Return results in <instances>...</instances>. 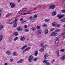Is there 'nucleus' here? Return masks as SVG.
I'll list each match as a JSON object with an SVG mask.
<instances>
[{
  "label": "nucleus",
  "mask_w": 65,
  "mask_h": 65,
  "mask_svg": "<svg viewBox=\"0 0 65 65\" xmlns=\"http://www.w3.org/2000/svg\"><path fill=\"white\" fill-rule=\"evenodd\" d=\"M56 7V6L54 5H51L49 6V9H54Z\"/></svg>",
  "instance_id": "f257e3e1"
},
{
  "label": "nucleus",
  "mask_w": 65,
  "mask_h": 65,
  "mask_svg": "<svg viewBox=\"0 0 65 65\" xmlns=\"http://www.w3.org/2000/svg\"><path fill=\"white\" fill-rule=\"evenodd\" d=\"M32 60H33V56L32 55H30L28 58V61L29 62H31Z\"/></svg>",
  "instance_id": "f03ea898"
},
{
  "label": "nucleus",
  "mask_w": 65,
  "mask_h": 65,
  "mask_svg": "<svg viewBox=\"0 0 65 65\" xmlns=\"http://www.w3.org/2000/svg\"><path fill=\"white\" fill-rule=\"evenodd\" d=\"M64 16V15L59 14L57 15V17L58 18V19H61L62 18H63Z\"/></svg>",
  "instance_id": "7ed1b4c3"
},
{
  "label": "nucleus",
  "mask_w": 65,
  "mask_h": 65,
  "mask_svg": "<svg viewBox=\"0 0 65 65\" xmlns=\"http://www.w3.org/2000/svg\"><path fill=\"white\" fill-rule=\"evenodd\" d=\"M49 54L48 53H46L45 55H44V60H45V59H46V58H47L48 57Z\"/></svg>",
  "instance_id": "20e7f679"
},
{
  "label": "nucleus",
  "mask_w": 65,
  "mask_h": 65,
  "mask_svg": "<svg viewBox=\"0 0 65 65\" xmlns=\"http://www.w3.org/2000/svg\"><path fill=\"white\" fill-rule=\"evenodd\" d=\"M25 40V37L24 36H22L20 38V40H21V41H24Z\"/></svg>",
  "instance_id": "39448f33"
},
{
  "label": "nucleus",
  "mask_w": 65,
  "mask_h": 65,
  "mask_svg": "<svg viewBox=\"0 0 65 65\" xmlns=\"http://www.w3.org/2000/svg\"><path fill=\"white\" fill-rule=\"evenodd\" d=\"M10 5L11 6V8H13L14 7L15 4L13 3H11L10 4Z\"/></svg>",
  "instance_id": "423d86ee"
},
{
  "label": "nucleus",
  "mask_w": 65,
  "mask_h": 65,
  "mask_svg": "<svg viewBox=\"0 0 65 65\" xmlns=\"http://www.w3.org/2000/svg\"><path fill=\"white\" fill-rule=\"evenodd\" d=\"M38 54V51L37 50L36 51L34 52V55L35 56H37Z\"/></svg>",
  "instance_id": "0eeeda50"
},
{
  "label": "nucleus",
  "mask_w": 65,
  "mask_h": 65,
  "mask_svg": "<svg viewBox=\"0 0 65 65\" xmlns=\"http://www.w3.org/2000/svg\"><path fill=\"white\" fill-rule=\"evenodd\" d=\"M23 60H24V59H21L17 62V63H22V62H23Z\"/></svg>",
  "instance_id": "6e6552de"
},
{
  "label": "nucleus",
  "mask_w": 65,
  "mask_h": 65,
  "mask_svg": "<svg viewBox=\"0 0 65 65\" xmlns=\"http://www.w3.org/2000/svg\"><path fill=\"white\" fill-rule=\"evenodd\" d=\"M13 23V20H9L8 22V24H12V23Z\"/></svg>",
  "instance_id": "1a4fd4ad"
},
{
  "label": "nucleus",
  "mask_w": 65,
  "mask_h": 65,
  "mask_svg": "<svg viewBox=\"0 0 65 65\" xmlns=\"http://www.w3.org/2000/svg\"><path fill=\"white\" fill-rule=\"evenodd\" d=\"M56 34H57V32L55 31L52 33L51 34V36H55Z\"/></svg>",
  "instance_id": "9d476101"
},
{
  "label": "nucleus",
  "mask_w": 65,
  "mask_h": 65,
  "mask_svg": "<svg viewBox=\"0 0 65 65\" xmlns=\"http://www.w3.org/2000/svg\"><path fill=\"white\" fill-rule=\"evenodd\" d=\"M17 30L18 31H22V27H18L17 28Z\"/></svg>",
  "instance_id": "9b49d317"
},
{
  "label": "nucleus",
  "mask_w": 65,
  "mask_h": 65,
  "mask_svg": "<svg viewBox=\"0 0 65 65\" xmlns=\"http://www.w3.org/2000/svg\"><path fill=\"white\" fill-rule=\"evenodd\" d=\"M59 39H58L55 42V44H58V43H59Z\"/></svg>",
  "instance_id": "f8f14e48"
},
{
  "label": "nucleus",
  "mask_w": 65,
  "mask_h": 65,
  "mask_svg": "<svg viewBox=\"0 0 65 65\" xmlns=\"http://www.w3.org/2000/svg\"><path fill=\"white\" fill-rule=\"evenodd\" d=\"M27 46L26 45L22 47V48H21V50H24V48H27Z\"/></svg>",
  "instance_id": "ddd939ff"
},
{
  "label": "nucleus",
  "mask_w": 65,
  "mask_h": 65,
  "mask_svg": "<svg viewBox=\"0 0 65 65\" xmlns=\"http://www.w3.org/2000/svg\"><path fill=\"white\" fill-rule=\"evenodd\" d=\"M57 25V23L56 22H53L52 23V26H56Z\"/></svg>",
  "instance_id": "4468645a"
},
{
  "label": "nucleus",
  "mask_w": 65,
  "mask_h": 65,
  "mask_svg": "<svg viewBox=\"0 0 65 65\" xmlns=\"http://www.w3.org/2000/svg\"><path fill=\"white\" fill-rule=\"evenodd\" d=\"M56 14H57V12H56L54 11L52 13V15L53 16H54V15H55Z\"/></svg>",
  "instance_id": "2eb2a0df"
},
{
  "label": "nucleus",
  "mask_w": 65,
  "mask_h": 65,
  "mask_svg": "<svg viewBox=\"0 0 65 65\" xmlns=\"http://www.w3.org/2000/svg\"><path fill=\"white\" fill-rule=\"evenodd\" d=\"M61 60H65V55L62 57L61 58Z\"/></svg>",
  "instance_id": "dca6fc26"
},
{
  "label": "nucleus",
  "mask_w": 65,
  "mask_h": 65,
  "mask_svg": "<svg viewBox=\"0 0 65 65\" xmlns=\"http://www.w3.org/2000/svg\"><path fill=\"white\" fill-rule=\"evenodd\" d=\"M3 28V25H0V31H1Z\"/></svg>",
  "instance_id": "f3484780"
},
{
  "label": "nucleus",
  "mask_w": 65,
  "mask_h": 65,
  "mask_svg": "<svg viewBox=\"0 0 65 65\" xmlns=\"http://www.w3.org/2000/svg\"><path fill=\"white\" fill-rule=\"evenodd\" d=\"M19 35V33L18 32H16L14 33V35L15 36H18Z\"/></svg>",
  "instance_id": "a211bd4d"
},
{
  "label": "nucleus",
  "mask_w": 65,
  "mask_h": 65,
  "mask_svg": "<svg viewBox=\"0 0 65 65\" xmlns=\"http://www.w3.org/2000/svg\"><path fill=\"white\" fill-rule=\"evenodd\" d=\"M6 53L8 55H10V54H11V53H10V51H7Z\"/></svg>",
  "instance_id": "6ab92c4d"
},
{
  "label": "nucleus",
  "mask_w": 65,
  "mask_h": 65,
  "mask_svg": "<svg viewBox=\"0 0 65 65\" xmlns=\"http://www.w3.org/2000/svg\"><path fill=\"white\" fill-rule=\"evenodd\" d=\"M47 45H44L42 46V47H43V48H45V47H47Z\"/></svg>",
  "instance_id": "aec40b11"
},
{
  "label": "nucleus",
  "mask_w": 65,
  "mask_h": 65,
  "mask_svg": "<svg viewBox=\"0 0 65 65\" xmlns=\"http://www.w3.org/2000/svg\"><path fill=\"white\" fill-rule=\"evenodd\" d=\"M37 32L38 34H41V32H42V31H41V30H39Z\"/></svg>",
  "instance_id": "412c9836"
},
{
  "label": "nucleus",
  "mask_w": 65,
  "mask_h": 65,
  "mask_svg": "<svg viewBox=\"0 0 65 65\" xmlns=\"http://www.w3.org/2000/svg\"><path fill=\"white\" fill-rule=\"evenodd\" d=\"M44 50V49L43 48H42L39 50V51L40 52H43Z\"/></svg>",
  "instance_id": "4be33fe9"
},
{
  "label": "nucleus",
  "mask_w": 65,
  "mask_h": 65,
  "mask_svg": "<svg viewBox=\"0 0 65 65\" xmlns=\"http://www.w3.org/2000/svg\"><path fill=\"white\" fill-rule=\"evenodd\" d=\"M18 39V37H16L14 38V39L13 40H14V41H15L16 40H17V39Z\"/></svg>",
  "instance_id": "5701e85b"
},
{
  "label": "nucleus",
  "mask_w": 65,
  "mask_h": 65,
  "mask_svg": "<svg viewBox=\"0 0 65 65\" xmlns=\"http://www.w3.org/2000/svg\"><path fill=\"white\" fill-rule=\"evenodd\" d=\"M17 25H18V23H15L13 25V27H16L17 26Z\"/></svg>",
  "instance_id": "b1692460"
},
{
  "label": "nucleus",
  "mask_w": 65,
  "mask_h": 65,
  "mask_svg": "<svg viewBox=\"0 0 65 65\" xmlns=\"http://www.w3.org/2000/svg\"><path fill=\"white\" fill-rule=\"evenodd\" d=\"M48 30L47 29L46 30L45 32V33L46 34L48 33Z\"/></svg>",
  "instance_id": "393cba45"
},
{
  "label": "nucleus",
  "mask_w": 65,
  "mask_h": 65,
  "mask_svg": "<svg viewBox=\"0 0 65 65\" xmlns=\"http://www.w3.org/2000/svg\"><path fill=\"white\" fill-rule=\"evenodd\" d=\"M43 44H44V43L43 42H42L40 44V46H41L42 45H43Z\"/></svg>",
  "instance_id": "a878e982"
},
{
  "label": "nucleus",
  "mask_w": 65,
  "mask_h": 65,
  "mask_svg": "<svg viewBox=\"0 0 65 65\" xmlns=\"http://www.w3.org/2000/svg\"><path fill=\"white\" fill-rule=\"evenodd\" d=\"M60 21H61L62 22H65V18H64L62 19Z\"/></svg>",
  "instance_id": "bb28decb"
},
{
  "label": "nucleus",
  "mask_w": 65,
  "mask_h": 65,
  "mask_svg": "<svg viewBox=\"0 0 65 65\" xmlns=\"http://www.w3.org/2000/svg\"><path fill=\"white\" fill-rule=\"evenodd\" d=\"M29 31V29H25V32H28Z\"/></svg>",
  "instance_id": "cd10ccee"
},
{
  "label": "nucleus",
  "mask_w": 65,
  "mask_h": 65,
  "mask_svg": "<svg viewBox=\"0 0 65 65\" xmlns=\"http://www.w3.org/2000/svg\"><path fill=\"white\" fill-rule=\"evenodd\" d=\"M12 55L14 56H15L16 55V52L13 53Z\"/></svg>",
  "instance_id": "c85d7f7f"
},
{
  "label": "nucleus",
  "mask_w": 65,
  "mask_h": 65,
  "mask_svg": "<svg viewBox=\"0 0 65 65\" xmlns=\"http://www.w3.org/2000/svg\"><path fill=\"white\" fill-rule=\"evenodd\" d=\"M32 18H33V16H31L30 17H29L28 18V19H30L31 20H32Z\"/></svg>",
  "instance_id": "c756f323"
},
{
  "label": "nucleus",
  "mask_w": 65,
  "mask_h": 65,
  "mask_svg": "<svg viewBox=\"0 0 65 65\" xmlns=\"http://www.w3.org/2000/svg\"><path fill=\"white\" fill-rule=\"evenodd\" d=\"M48 61V60H44V61H43V63H44V64L45 63V62H47Z\"/></svg>",
  "instance_id": "7c9ffc66"
},
{
  "label": "nucleus",
  "mask_w": 65,
  "mask_h": 65,
  "mask_svg": "<svg viewBox=\"0 0 65 65\" xmlns=\"http://www.w3.org/2000/svg\"><path fill=\"white\" fill-rule=\"evenodd\" d=\"M45 64H46V65H50V63L48 62H45Z\"/></svg>",
  "instance_id": "2f4dec72"
},
{
  "label": "nucleus",
  "mask_w": 65,
  "mask_h": 65,
  "mask_svg": "<svg viewBox=\"0 0 65 65\" xmlns=\"http://www.w3.org/2000/svg\"><path fill=\"white\" fill-rule=\"evenodd\" d=\"M37 17V15H34V19H35V18H36Z\"/></svg>",
  "instance_id": "473e14b6"
},
{
  "label": "nucleus",
  "mask_w": 65,
  "mask_h": 65,
  "mask_svg": "<svg viewBox=\"0 0 65 65\" xmlns=\"http://www.w3.org/2000/svg\"><path fill=\"white\" fill-rule=\"evenodd\" d=\"M50 21V19H47L45 20V21L46 22H49Z\"/></svg>",
  "instance_id": "72a5a7b5"
},
{
  "label": "nucleus",
  "mask_w": 65,
  "mask_h": 65,
  "mask_svg": "<svg viewBox=\"0 0 65 65\" xmlns=\"http://www.w3.org/2000/svg\"><path fill=\"white\" fill-rule=\"evenodd\" d=\"M31 29V30H33V31H35L36 30L35 28L34 27L32 28Z\"/></svg>",
  "instance_id": "f704fd0d"
},
{
  "label": "nucleus",
  "mask_w": 65,
  "mask_h": 65,
  "mask_svg": "<svg viewBox=\"0 0 65 65\" xmlns=\"http://www.w3.org/2000/svg\"><path fill=\"white\" fill-rule=\"evenodd\" d=\"M37 59H38V58H35V59L33 61H36L37 60Z\"/></svg>",
  "instance_id": "c9c22d12"
},
{
  "label": "nucleus",
  "mask_w": 65,
  "mask_h": 65,
  "mask_svg": "<svg viewBox=\"0 0 65 65\" xmlns=\"http://www.w3.org/2000/svg\"><path fill=\"white\" fill-rule=\"evenodd\" d=\"M62 35L63 37H64V36H65V34L64 33H63L62 34Z\"/></svg>",
  "instance_id": "e433bc0d"
},
{
  "label": "nucleus",
  "mask_w": 65,
  "mask_h": 65,
  "mask_svg": "<svg viewBox=\"0 0 65 65\" xmlns=\"http://www.w3.org/2000/svg\"><path fill=\"white\" fill-rule=\"evenodd\" d=\"M56 27H60V24H58L57 25V24Z\"/></svg>",
  "instance_id": "4c0bfd02"
},
{
  "label": "nucleus",
  "mask_w": 65,
  "mask_h": 65,
  "mask_svg": "<svg viewBox=\"0 0 65 65\" xmlns=\"http://www.w3.org/2000/svg\"><path fill=\"white\" fill-rule=\"evenodd\" d=\"M22 12H22V11H19V14H22Z\"/></svg>",
  "instance_id": "58836bf2"
},
{
  "label": "nucleus",
  "mask_w": 65,
  "mask_h": 65,
  "mask_svg": "<svg viewBox=\"0 0 65 65\" xmlns=\"http://www.w3.org/2000/svg\"><path fill=\"white\" fill-rule=\"evenodd\" d=\"M3 36L2 35H1L0 36V38H2V39L3 38Z\"/></svg>",
  "instance_id": "ea45409f"
},
{
  "label": "nucleus",
  "mask_w": 65,
  "mask_h": 65,
  "mask_svg": "<svg viewBox=\"0 0 65 65\" xmlns=\"http://www.w3.org/2000/svg\"><path fill=\"white\" fill-rule=\"evenodd\" d=\"M12 14V13H8V14H9V16H10V15H11Z\"/></svg>",
  "instance_id": "a19ab883"
},
{
  "label": "nucleus",
  "mask_w": 65,
  "mask_h": 65,
  "mask_svg": "<svg viewBox=\"0 0 65 65\" xmlns=\"http://www.w3.org/2000/svg\"><path fill=\"white\" fill-rule=\"evenodd\" d=\"M60 51L62 52H63L64 51V49H62L60 50Z\"/></svg>",
  "instance_id": "79ce46f5"
},
{
  "label": "nucleus",
  "mask_w": 65,
  "mask_h": 65,
  "mask_svg": "<svg viewBox=\"0 0 65 65\" xmlns=\"http://www.w3.org/2000/svg\"><path fill=\"white\" fill-rule=\"evenodd\" d=\"M40 27L39 26H37V29H40Z\"/></svg>",
  "instance_id": "37998d69"
},
{
  "label": "nucleus",
  "mask_w": 65,
  "mask_h": 65,
  "mask_svg": "<svg viewBox=\"0 0 65 65\" xmlns=\"http://www.w3.org/2000/svg\"><path fill=\"white\" fill-rule=\"evenodd\" d=\"M24 28H27L28 27L27 25H25L24 26Z\"/></svg>",
  "instance_id": "c03bdc74"
},
{
  "label": "nucleus",
  "mask_w": 65,
  "mask_h": 65,
  "mask_svg": "<svg viewBox=\"0 0 65 65\" xmlns=\"http://www.w3.org/2000/svg\"><path fill=\"white\" fill-rule=\"evenodd\" d=\"M26 22V21H22V22L21 23H22V24H23L24 23H25V22Z\"/></svg>",
  "instance_id": "a18cd8bd"
},
{
  "label": "nucleus",
  "mask_w": 65,
  "mask_h": 65,
  "mask_svg": "<svg viewBox=\"0 0 65 65\" xmlns=\"http://www.w3.org/2000/svg\"><path fill=\"white\" fill-rule=\"evenodd\" d=\"M20 21H23V18H22L20 19Z\"/></svg>",
  "instance_id": "49530a36"
},
{
  "label": "nucleus",
  "mask_w": 65,
  "mask_h": 65,
  "mask_svg": "<svg viewBox=\"0 0 65 65\" xmlns=\"http://www.w3.org/2000/svg\"><path fill=\"white\" fill-rule=\"evenodd\" d=\"M55 59H53L52 61H51V62L52 63H53V62H54L55 61Z\"/></svg>",
  "instance_id": "de8ad7c7"
},
{
  "label": "nucleus",
  "mask_w": 65,
  "mask_h": 65,
  "mask_svg": "<svg viewBox=\"0 0 65 65\" xmlns=\"http://www.w3.org/2000/svg\"><path fill=\"white\" fill-rule=\"evenodd\" d=\"M13 59L12 58L10 59V61H11V62H13Z\"/></svg>",
  "instance_id": "09e8293b"
},
{
  "label": "nucleus",
  "mask_w": 65,
  "mask_h": 65,
  "mask_svg": "<svg viewBox=\"0 0 65 65\" xmlns=\"http://www.w3.org/2000/svg\"><path fill=\"white\" fill-rule=\"evenodd\" d=\"M60 31V29H58V30H56L55 31H56V32H59V31Z\"/></svg>",
  "instance_id": "8fccbe9b"
},
{
  "label": "nucleus",
  "mask_w": 65,
  "mask_h": 65,
  "mask_svg": "<svg viewBox=\"0 0 65 65\" xmlns=\"http://www.w3.org/2000/svg\"><path fill=\"white\" fill-rule=\"evenodd\" d=\"M43 27H46V24H44L43 25Z\"/></svg>",
  "instance_id": "3c124183"
},
{
  "label": "nucleus",
  "mask_w": 65,
  "mask_h": 65,
  "mask_svg": "<svg viewBox=\"0 0 65 65\" xmlns=\"http://www.w3.org/2000/svg\"><path fill=\"white\" fill-rule=\"evenodd\" d=\"M25 10L26 8H23L22 9V10H23V11H25Z\"/></svg>",
  "instance_id": "603ef678"
},
{
  "label": "nucleus",
  "mask_w": 65,
  "mask_h": 65,
  "mask_svg": "<svg viewBox=\"0 0 65 65\" xmlns=\"http://www.w3.org/2000/svg\"><path fill=\"white\" fill-rule=\"evenodd\" d=\"M62 12H64V13L65 12V10H62Z\"/></svg>",
  "instance_id": "864d4df0"
},
{
  "label": "nucleus",
  "mask_w": 65,
  "mask_h": 65,
  "mask_svg": "<svg viewBox=\"0 0 65 65\" xmlns=\"http://www.w3.org/2000/svg\"><path fill=\"white\" fill-rule=\"evenodd\" d=\"M30 47H29L27 48H26V49H27V50H29V49H30Z\"/></svg>",
  "instance_id": "5fc2aeb1"
},
{
  "label": "nucleus",
  "mask_w": 65,
  "mask_h": 65,
  "mask_svg": "<svg viewBox=\"0 0 65 65\" xmlns=\"http://www.w3.org/2000/svg\"><path fill=\"white\" fill-rule=\"evenodd\" d=\"M59 53V51H56V54H57L58 53Z\"/></svg>",
  "instance_id": "6e6d98bb"
},
{
  "label": "nucleus",
  "mask_w": 65,
  "mask_h": 65,
  "mask_svg": "<svg viewBox=\"0 0 65 65\" xmlns=\"http://www.w3.org/2000/svg\"><path fill=\"white\" fill-rule=\"evenodd\" d=\"M18 19H15V22H16L17 21H18Z\"/></svg>",
  "instance_id": "4d7b16f0"
},
{
  "label": "nucleus",
  "mask_w": 65,
  "mask_h": 65,
  "mask_svg": "<svg viewBox=\"0 0 65 65\" xmlns=\"http://www.w3.org/2000/svg\"><path fill=\"white\" fill-rule=\"evenodd\" d=\"M24 51H25L26 52H27V51H28V50H27V49L26 48L25 50Z\"/></svg>",
  "instance_id": "13d9d810"
},
{
  "label": "nucleus",
  "mask_w": 65,
  "mask_h": 65,
  "mask_svg": "<svg viewBox=\"0 0 65 65\" xmlns=\"http://www.w3.org/2000/svg\"><path fill=\"white\" fill-rule=\"evenodd\" d=\"M25 52H26V51H24L22 52V53L23 54H24V53H25Z\"/></svg>",
  "instance_id": "bf43d9fd"
},
{
  "label": "nucleus",
  "mask_w": 65,
  "mask_h": 65,
  "mask_svg": "<svg viewBox=\"0 0 65 65\" xmlns=\"http://www.w3.org/2000/svg\"><path fill=\"white\" fill-rule=\"evenodd\" d=\"M37 9V8H35L33 9V10H35V9Z\"/></svg>",
  "instance_id": "052dcab7"
},
{
  "label": "nucleus",
  "mask_w": 65,
  "mask_h": 65,
  "mask_svg": "<svg viewBox=\"0 0 65 65\" xmlns=\"http://www.w3.org/2000/svg\"><path fill=\"white\" fill-rule=\"evenodd\" d=\"M2 40V39L1 38H0V42H1V41Z\"/></svg>",
  "instance_id": "680f3d73"
},
{
  "label": "nucleus",
  "mask_w": 65,
  "mask_h": 65,
  "mask_svg": "<svg viewBox=\"0 0 65 65\" xmlns=\"http://www.w3.org/2000/svg\"><path fill=\"white\" fill-rule=\"evenodd\" d=\"M8 16H9V15L8 14L6 15V17H8Z\"/></svg>",
  "instance_id": "e2e57ef3"
},
{
  "label": "nucleus",
  "mask_w": 65,
  "mask_h": 65,
  "mask_svg": "<svg viewBox=\"0 0 65 65\" xmlns=\"http://www.w3.org/2000/svg\"><path fill=\"white\" fill-rule=\"evenodd\" d=\"M30 14V13L29 12L26 13V14Z\"/></svg>",
  "instance_id": "0e129e2a"
},
{
  "label": "nucleus",
  "mask_w": 65,
  "mask_h": 65,
  "mask_svg": "<svg viewBox=\"0 0 65 65\" xmlns=\"http://www.w3.org/2000/svg\"><path fill=\"white\" fill-rule=\"evenodd\" d=\"M57 54L58 56H59V55H60V54L59 53H58Z\"/></svg>",
  "instance_id": "69168bd1"
},
{
  "label": "nucleus",
  "mask_w": 65,
  "mask_h": 65,
  "mask_svg": "<svg viewBox=\"0 0 65 65\" xmlns=\"http://www.w3.org/2000/svg\"><path fill=\"white\" fill-rule=\"evenodd\" d=\"M2 10H3V9H0V12H1Z\"/></svg>",
  "instance_id": "338daca9"
},
{
  "label": "nucleus",
  "mask_w": 65,
  "mask_h": 65,
  "mask_svg": "<svg viewBox=\"0 0 65 65\" xmlns=\"http://www.w3.org/2000/svg\"><path fill=\"white\" fill-rule=\"evenodd\" d=\"M8 64L6 63L5 64V65H7Z\"/></svg>",
  "instance_id": "774afa93"
}]
</instances>
